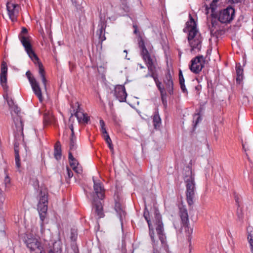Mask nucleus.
I'll return each instance as SVG.
<instances>
[{"label":"nucleus","mask_w":253,"mask_h":253,"mask_svg":"<svg viewBox=\"0 0 253 253\" xmlns=\"http://www.w3.org/2000/svg\"><path fill=\"white\" fill-rule=\"evenodd\" d=\"M186 25L183 31L188 33L187 39L190 51L194 53L199 52L202 47V38L191 14H189V20L186 23Z\"/></svg>","instance_id":"nucleus-1"},{"label":"nucleus","mask_w":253,"mask_h":253,"mask_svg":"<svg viewBox=\"0 0 253 253\" xmlns=\"http://www.w3.org/2000/svg\"><path fill=\"white\" fill-rule=\"evenodd\" d=\"M27 33V30L26 28L23 27L21 33L19 36V38L25 50L28 54L30 58L34 62L36 65L39 67V73L42 79V82L44 85L45 89H46L47 80L45 77V72L42 63L39 61V59L32 48L31 44L30 42L29 37H26L24 34Z\"/></svg>","instance_id":"nucleus-2"},{"label":"nucleus","mask_w":253,"mask_h":253,"mask_svg":"<svg viewBox=\"0 0 253 253\" xmlns=\"http://www.w3.org/2000/svg\"><path fill=\"white\" fill-rule=\"evenodd\" d=\"M140 46L141 48V55L143 59L146 63L148 70V73L146 75V77H151L154 79L156 86L160 91V93L165 92L166 90L164 86L162 85V83L159 82L157 78L155 76L156 72V67L157 66L156 58L154 56H151L144 43L140 45Z\"/></svg>","instance_id":"nucleus-3"},{"label":"nucleus","mask_w":253,"mask_h":253,"mask_svg":"<svg viewBox=\"0 0 253 253\" xmlns=\"http://www.w3.org/2000/svg\"><path fill=\"white\" fill-rule=\"evenodd\" d=\"M183 179L186 186V201L189 206L194 203L196 186L195 182V173L190 167H186L184 169Z\"/></svg>","instance_id":"nucleus-4"},{"label":"nucleus","mask_w":253,"mask_h":253,"mask_svg":"<svg viewBox=\"0 0 253 253\" xmlns=\"http://www.w3.org/2000/svg\"><path fill=\"white\" fill-rule=\"evenodd\" d=\"M25 243L31 253H43L44 252L39 239L33 235H27Z\"/></svg>","instance_id":"nucleus-5"},{"label":"nucleus","mask_w":253,"mask_h":253,"mask_svg":"<svg viewBox=\"0 0 253 253\" xmlns=\"http://www.w3.org/2000/svg\"><path fill=\"white\" fill-rule=\"evenodd\" d=\"M179 214L181 219V227H184L187 235L190 238L193 233V229L189 227V215L186 206L183 205L179 207Z\"/></svg>","instance_id":"nucleus-6"},{"label":"nucleus","mask_w":253,"mask_h":253,"mask_svg":"<svg viewBox=\"0 0 253 253\" xmlns=\"http://www.w3.org/2000/svg\"><path fill=\"white\" fill-rule=\"evenodd\" d=\"M26 76L29 80V82L31 85L32 90L34 94L38 98L39 101L40 102H42L43 100V98L42 95V90L40 86L39 82L32 75V73L30 71H28L26 72Z\"/></svg>","instance_id":"nucleus-7"},{"label":"nucleus","mask_w":253,"mask_h":253,"mask_svg":"<svg viewBox=\"0 0 253 253\" xmlns=\"http://www.w3.org/2000/svg\"><path fill=\"white\" fill-rule=\"evenodd\" d=\"M205 59L202 55H199L193 58L191 61L190 69L195 74L200 73L204 67Z\"/></svg>","instance_id":"nucleus-8"},{"label":"nucleus","mask_w":253,"mask_h":253,"mask_svg":"<svg viewBox=\"0 0 253 253\" xmlns=\"http://www.w3.org/2000/svg\"><path fill=\"white\" fill-rule=\"evenodd\" d=\"M235 10L231 6L220 11L218 16L219 21L222 23L230 22L234 16Z\"/></svg>","instance_id":"nucleus-9"},{"label":"nucleus","mask_w":253,"mask_h":253,"mask_svg":"<svg viewBox=\"0 0 253 253\" xmlns=\"http://www.w3.org/2000/svg\"><path fill=\"white\" fill-rule=\"evenodd\" d=\"M46 189H42L39 195V201L38 204V209L39 212H46L47 210L48 196Z\"/></svg>","instance_id":"nucleus-10"},{"label":"nucleus","mask_w":253,"mask_h":253,"mask_svg":"<svg viewBox=\"0 0 253 253\" xmlns=\"http://www.w3.org/2000/svg\"><path fill=\"white\" fill-rule=\"evenodd\" d=\"M6 9L9 18L12 22L17 21L20 6L11 1H8L6 3Z\"/></svg>","instance_id":"nucleus-11"},{"label":"nucleus","mask_w":253,"mask_h":253,"mask_svg":"<svg viewBox=\"0 0 253 253\" xmlns=\"http://www.w3.org/2000/svg\"><path fill=\"white\" fill-rule=\"evenodd\" d=\"M114 95L120 102L126 101L127 93L124 85H116L114 88Z\"/></svg>","instance_id":"nucleus-12"},{"label":"nucleus","mask_w":253,"mask_h":253,"mask_svg":"<svg viewBox=\"0 0 253 253\" xmlns=\"http://www.w3.org/2000/svg\"><path fill=\"white\" fill-rule=\"evenodd\" d=\"M164 84L165 85L166 89L170 95L173 93V82L169 72H168L166 75L163 80Z\"/></svg>","instance_id":"nucleus-13"},{"label":"nucleus","mask_w":253,"mask_h":253,"mask_svg":"<svg viewBox=\"0 0 253 253\" xmlns=\"http://www.w3.org/2000/svg\"><path fill=\"white\" fill-rule=\"evenodd\" d=\"M69 160L70 165L74 171L79 174L81 173L83 171L82 168L78 161L73 157L72 152H69Z\"/></svg>","instance_id":"nucleus-14"},{"label":"nucleus","mask_w":253,"mask_h":253,"mask_svg":"<svg viewBox=\"0 0 253 253\" xmlns=\"http://www.w3.org/2000/svg\"><path fill=\"white\" fill-rule=\"evenodd\" d=\"M98 27V29L97 30L96 33L98 36L100 42L102 43V42L106 40V37L105 36V29L106 27V22L101 19Z\"/></svg>","instance_id":"nucleus-15"},{"label":"nucleus","mask_w":253,"mask_h":253,"mask_svg":"<svg viewBox=\"0 0 253 253\" xmlns=\"http://www.w3.org/2000/svg\"><path fill=\"white\" fill-rule=\"evenodd\" d=\"M94 183L93 188L95 193L99 199H103L104 197V189L102 184L99 182H96L92 177Z\"/></svg>","instance_id":"nucleus-16"},{"label":"nucleus","mask_w":253,"mask_h":253,"mask_svg":"<svg viewBox=\"0 0 253 253\" xmlns=\"http://www.w3.org/2000/svg\"><path fill=\"white\" fill-rule=\"evenodd\" d=\"M7 67L6 63L2 61L1 64V73L0 75V81L2 85L6 84L7 82Z\"/></svg>","instance_id":"nucleus-17"},{"label":"nucleus","mask_w":253,"mask_h":253,"mask_svg":"<svg viewBox=\"0 0 253 253\" xmlns=\"http://www.w3.org/2000/svg\"><path fill=\"white\" fill-rule=\"evenodd\" d=\"M236 83L240 84L244 77V70L240 63H237L236 65Z\"/></svg>","instance_id":"nucleus-18"},{"label":"nucleus","mask_w":253,"mask_h":253,"mask_svg":"<svg viewBox=\"0 0 253 253\" xmlns=\"http://www.w3.org/2000/svg\"><path fill=\"white\" fill-rule=\"evenodd\" d=\"M79 122L87 123L89 120V118L86 114L84 113L80 109H78L75 114Z\"/></svg>","instance_id":"nucleus-19"},{"label":"nucleus","mask_w":253,"mask_h":253,"mask_svg":"<svg viewBox=\"0 0 253 253\" xmlns=\"http://www.w3.org/2000/svg\"><path fill=\"white\" fill-rule=\"evenodd\" d=\"M55 118L51 112L48 111L43 114V122L44 125H49L54 122Z\"/></svg>","instance_id":"nucleus-20"},{"label":"nucleus","mask_w":253,"mask_h":253,"mask_svg":"<svg viewBox=\"0 0 253 253\" xmlns=\"http://www.w3.org/2000/svg\"><path fill=\"white\" fill-rule=\"evenodd\" d=\"M93 204L95 207V212L97 214L99 218L103 217L104 216L103 211V207L102 203L100 201L95 202V200L93 201Z\"/></svg>","instance_id":"nucleus-21"},{"label":"nucleus","mask_w":253,"mask_h":253,"mask_svg":"<svg viewBox=\"0 0 253 253\" xmlns=\"http://www.w3.org/2000/svg\"><path fill=\"white\" fill-rule=\"evenodd\" d=\"M54 156L57 160H60L61 158V145L59 141L57 142L54 146Z\"/></svg>","instance_id":"nucleus-22"},{"label":"nucleus","mask_w":253,"mask_h":253,"mask_svg":"<svg viewBox=\"0 0 253 253\" xmlns=\"http://www.w3.org/2000/svg\"><path fill=\"white\" fill-rule=\"evenodd\" d=\"M14 152H15V161L16 163V168L19 169L21 167L20 163V157L19 155V148L18 144L15 143L14 144Z\"/></svg>","instance_id":"nucleus-23"},{"label":"nucleus","mask_w":253,"mask_h":253,"mask_svg":"<svg viewBox=\"0 0 253 253\" xmlns=\"http://www.w3.org/2000/svg\"><path fill=\"white\" fill-rule=\"evenodd\" d=\"M77 139L75 136H70V151L73 152L76 150L77 145L76 144Z\"/></svg>","instance_id":"nucleus-24"},{"label":"nucleus","mask_w":253,"mask_h":253,"mask_svg":"<svg viewBox=\"0 0 253 253\" xmlns=\"http://www.w3.org/2000/svg\"><path fill=\"white\" fill-rule=\"evenodd\" d=\"M153 123L155 127H157V126H159L160 125L161 123V119L159 115V112L158 110L155 111V114L153 116Z\"/></svg>","instance_id":"nucleus-25"},{"label":"nucleus","mask_w":253,"mask_h":253,"mask_svg":"<svg viewBox=\"0 0 253 253\" xmlns=\"http://www.w3.org/2000/svg\"><path fill=\"white\" fill-rule=\"evenodd\" d=\"M115 209L117 212L118 213L120 216V218L122 220V218L123 217L125 216L126 212L123 210L122 208H121L120 204L119 203H116L115 206Z\"/></svg>","instance_id":"nucleus-26"},{"label":"nucleus","mask_w":253,"mask_h":253,"mask_svg":"<svg viewBox=\"0 0 253 253\" xmlns=\"http://www.w3.org/2000/svg\"><path fill=\"white\" fill-rule=\"evenodd\" d=\"M159 215L157 216L158 218V221H157V227H156V231L158 234H161L163 233L164 228H163V224L162 221L161 219H159Z\"/></svg>","instance_id":"nucleus-27"},{"label":"nucleus","mask_w":253,"mask_h":253,"mask_svg":"<svg viewBox=\"0 0 253 253\" xmlns=\"http://www.w3.org/2000/svg\"><path fill=\"white\" fill-rule=\"evenodd\" d=\"M247 239L250 244L251 253H253V230H251L248 233Z\"/></svg>","instance_id":"nucleus-28"},{"label":"nucleus","mask_w":253,"mask_h":253,"mask_svg":"<svg viewBox=\"0 0 253 253\" xmlns=\"http://www.w3.org/2000/svg\"><path fill=\"white\" fill-rule=\"evenodd\" d=\"M103 138L104 140H105L106 142L107 143L108 146L110 149V150L113 152L114 151V148H113V145L112 144V140L109 135V134H106V135H104Z\"/></svg>","instance_id":"nucleus-29"},{"label":"nucleus","mask_w":253,"mask_h":253,"mask_svg":"<svg viewBox=\"0 0 253 253\" xmlns=\"http://www.w3.org/2000/svg\"><path fill=\"white\" fill-rule=\"evenodd\" d=\"M161 94V98L162 102L163 104L165 106V108L167 106V93L166 92L160 93Z\"/></svg>","instance_id":"nucleus-30"},{"label":"nucleus","mask_w":253,"mask_h":253,"mask_svg":"<svg viewBox=\"0 0 253 253\" xmlns=\"http://www.w3.org/2000/svg\"><path fill=\"white\" fill-rule=\"evenodd\" d=\"M143 215H144L145 219H146V220L147 222L149 228H150L151 223H150V219L149 217V211L145 209V211H144Z\"/></svg>","instance_id":"nucleus-31"},{"label":"nucleus","mask_w":253,"mask_h":253,"mask_svg":"<svg viewBox=\"0 0 253 253\" xmlns=\"http://www.w3.org/2000/svg\"><path fill=\"white\" fill-rule=\"evenodd\" d=\"M196 117L195 121H194V127H195L197 125L202 121V118L199 114H195L194 118Z\"/></svg>","instance_id":"nucleus-32"},{"label":"nucleus","mask_w":253,"mask_h":253,"mask_svg":"<svg viewBox=\"0 0 253 253\" xmlns=\"http://www.w3.org/2000/svg\"><path fill=\"white\" fill-rule=\"evenodd\" d=\"M48 253H62V249L61 248L56 249L55 247H54L53 249L50 250Z\"/></svg>","instance_id":"nucleus-33"},{"label":"nucleus","mask_w":253,"mask_h":253,"mask_svg":"<svg viewBox=\"0 0 253 253\" xmlns=\"http://www.w3.org/2000/svg\"><path fill=\"white\" fill-rule=\"evenodd\" d=\"M77 238V232L74 230H72L71 231V239L72 241H75Z\"/></svg>","instance_id":"nucleus-34"},{"label":"nucleus","mask_w":253,"mask_h":253,"mask_svg":"<svg viewBox=\"0 0 253 253\" xmlns=\"http://www.w3.org/2000/svg\"><path fill=\"white\" fill-rule=\"evenodd\" d=\"M45 213L46 212H40V219L41 220H42V223H41V226L42 227L43 226V220L44 219H45Z\"/></svg>","instance_id":"nucleus-35"},{"label":"nucleus","mask_w":253,"mask_h":253,"mask_svg":"<svg viewBox=\"0 0 253 253\" xmlns=\"http://www.w3.org/2000/svg\"><path fill=\"white\" fill-rule=\"evenodd\" d=\"M67 170V173L68 175V178L70 179L71 177L73 176V173L71 169H70L68 167L66 169Z\"/></svg>","instance_id":"nucleus-36"},{"label":"nucleus","mask_w":253,"mask_h":253,"mask_svg":"<svg viewBox=\"0 0 253 253\" xmlns=\"http://www.w3.org/2000/svg\"><path fill=\"white\" fill-rule=\"evenodd\" d=\"M179 84L184 83V79L181 70H180L179 72Z\"/></svg>","instance_id":"nucleus-37"},{"label":"nucleus","mask_w":253,"mask_h":253,"mask_svg":"<svg viewBox=\"0 0 253 253\" xmlns=\"http://www.w3.org/2000/svg\"><path fill=\"white\" fill-rule=\"evenodd\" d=\"M5 200V197L3 194H0V209H1Z\"/></svg>","instance_id":"nucleus-38"},{"label":"nucleus","mask_w":253,"mask_h":253,"mask_svg":"<svg viewBox=\"0 0 253 253\" xmlns=\"http://www.w3.org/2000/svg\"><path fill=\"white\" fill-rule=\"evenodd\" d=\"M149 228V230H150V232H149V234H150V237H151V240L152 241L153 243H154V231L153 230H151V228Z\"/></svg>","instance_id":"nucleus-39"},{"label":"nucleus","mask_w":253,"mask_h":253,"mask_svg":"<svg viewBox=\"0 0 253 253\" xmlns=\"http://www.w3.org/2000/svg\"><path fill=\"white\" fill-rule=\"evenodd\" d=\"M180 88H181L182 92H183L184 93L187 92V90L186 88V86L185 85L184 83H181V84H180Z\"/></svg>","instance_id":"nucleus-40"},{"label":"nucleus","mask_w":253,"mask_h":253,"mask_svg":"<svg viewBox=\"0 0 253 253\" xmlns=\"http://www.w3.org/2000/svg\"><path fill=\"white\" fill-rule=\"evenodd\" d=\"M159 236V239L162 244H164L165 243V238L163 234V233L161 234H158Z\"/></svg>","instance_id":"nucleus-41"},{"label":"nucleus","mask_w":253,"mask_h":253,"mask_svg":"<svg viewBox=\"0 0 253 253\" xmlns=\"http://www.w3.org/2000/svg\"><path fill=\"white\" fill-rule=\"evenodd\" d=\"M237 215H238V218L240 219H242L243 218V214L241 211L240 212H239V210L237 211Z\"/></svg>","instance_id":"nucleus-42"},{"label":"nucleus","mask_w":253,"mask_h":253,"mask_svg":"<svg viewBox=\"0 0 253 253\" xmlns=\"http://www.w3.org/2000/svg\"><path fill=\"white\" fill-rule=\"evenodd\" d=\"M101 131L103 134V136L104 135H106V134H108L105 127L101 128Z\"/></svg>","instance_id":"nucleus-43"},{"label":"nucleus","mask_w":253,"mask_h":253,"mask_svg":"<svg viewBox=\"0 0 253 253\" xmlns=\"http://www.w3.org/2000/svg\"><path fill=\"white\" fill-rule=\"evenodd\" d=\"M99 123H100V125L101 126V128L105 127V122H104V121L103 120H100L99 121Z\"/></svg>","instance_id":"nucleus-44"},{"label":"nucleus","mask_w":253,"mask_h":253,"mask_svg":"<svg viewBox=\"0 0 253 253\" xmlns=\"http://www.w3.org/2000/svg\"><path fill=\"white\" fill-rule=\"evenodd\" d=\"M70 127V129H71V136H75V134H74V127H73V125H71L70 126H69Z\"/></svg>","instance_id":"nucleus-45"},{"label":"nucleus","mask_w":253,"mask_h":253,"mask_svg":"<svg viewBox=\"0 0 253 253\" xmlns=\"http://www.w3.org/2000/svg\"><path fill=\"white\" fill-rule=\"evenodd\" d=\"M242 0H229V1L232 3H238L241 2Z\"/></svg>","instance_id":"nucleus-46"},{"label":"nucleus","mask_w":253,"mask_h":253,"mask_svg":"<svg viewBox=\"0 0 253 253\" xmlns=\"http://www.w3.org/2000/svg\"><path fill=\"white\" fill-rule=\"evenodd\" d=\"M20 109L17 107V106H15V108L14 109V111L16 113V114H18L19 112H20Z\"/></svg>","instance_id":"nucleus-47"},{"label":"nucleus","mask_w":253,"mask_h":253,"mask_svg":"<svg viewBox=\"0 0 253 253\" xmlns=\"http://www.w3.org/2000/svg\"><path fill=\"white\" fill-rule=\"evenodd\" d=\"M4 181L5 183H8L10 182V178L7 175L5 176Z\"/></svg>","instance_id":"nucleus-48"},{"label":"nucleus","mask_w":253,"mask_h":253,"mask_svg":"<svg viewBox=\"0 0 253 253\" xmlns=\"http://www.w3.org/2000/svg\"><path fill=\"white\" fill-rule=\"evenodd\" d=\"M211 25H212V27H211L210 26L209 28L211 29V32L212 33L213 32V30L212 29V27H213V23L212 22H211Z\"/></svg>","instance_id":"nucleus-49"},{"label":"nucleus","mask_w":253,"mask_h":253,"mask_svg":"<svg viewBox=\"0 0 253 253\" xmlns=\"http://www.w3.org/2000/svg\"><path fill=\"white\" fill-rule=\"evenodd\" d=\"M242 145H243V148L245 149V151H246V150L245 149V145L244 144H243Z\"/></svg>","instance_id":"nucleus-50"},{"label":"nucleus","mask_w":253,"mask_h":253,"mask_svg":"<svg viewBox=\"0 0 253 253\" xmlns=\"http://www.w3.org/2000/svg\"><path fill=\"white\" fill-rule=\"evenodd\" d=\"M154 253H159V252L157 250H154Z\"/></svg>","instance_id":"nucleus-51"},{"label":"nucleus","mask_w":253,"mask_h":253,"mask_svg":"<svg viewBox=\"0 0 253 253\" xmlns=\"http://www.w3.org/2000/svg\"><path fill=\"white\" fill-rule=\"evenodd\" d=\"M199 87L198 86H196L195 89H196V90H199Z\"/></svg>","instance_id":"nucleus-52"},{"label":"nucleus","mask_w":253,"mask_h":253,"mask_svg":"<svg viewBox=\"0 0 253 253\" xmlns=\"http://www.w3.org/2000/svg\"><path fill=\"white\" fill-rule=\"evenodd\" d=\"M0 194H2V191L0 189Z\"/></svg>","instance_id":"nucleus-53"},{"label":"nucleus","mask_w":253,"mask_h":253,"mask_svg":"<svg viewBox=\"0 0 253 253\" xmlns=\"http://www.w3.org/2000/svg\"><path fill=\"white\" fill-rule=\"evenodd\" d=\"M20 124L21 126L22 125V123L21 120H20Z\"/></svg>","instance_id":"nucleus-54"},{"label":"nucleus","mask_w":253,"mask_h":253,"mask_svg":"<svg viewBox=\"0 0 253 253\" xmlns=\"http://www.w3.org/2000/svg\"><path fill=\"white\" fill-rule=\"evenodd\" d=\"M134 33H137V30H136V29H135V30H134Z\"/></svg>","instance_id":"nucleus-55"},{"label":"nucleus","mask_w":253,"mask_h":253,"mask_svg":"<svg viewBox=\"0 0 253 253\" xmlns=\"http://www.w3.org/2000/svg\"><path fill=\"white\" fill-rule=\"evenodd\" d=\"M207 146L208 148H209L210 146H209V145L208 144H207Z\"/></svg>","instance_id":"nucleus-56"},{"label":"nucleus","mask_w":253,"mask_h":253,"mask_svg":"<svg viewBox=\"0 0 253 253\" xmlns=\"http://www.w3.org/2000/svg\"><path fill=\"white\" fill-rule=\"evenodd\" d=\"M140 67L141 68H143V67L142 66H141V65H140Z\"/></svg>","instance_id":"nucleus-57"},{"label":"nucleus","mask_w":253,"mask_h":253,"mask_svg":"<svg viewBox=\"0 0 253 253\" xmlns=\"http://www.w3.org/2000/svg\"><path fill=\"white\" fill-rule=\"evenodd\" d=\"M124 52H125V53H127V51H126V50H124Z\"/></svg>","instance_id":"nucleus-58"}]
</instances>
